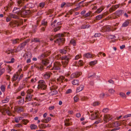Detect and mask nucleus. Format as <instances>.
Returning a JSON list of instances; mask_svg holds the SVG:
<instances>
[{
    "label": "nucleus",
    "instance_id": "obj_6",
    "mask_svg": "<svg viewBox=\"0 0 131 131\" xmlns=\"http://www.w3.org/2000/svg\"><path fill=\"white\" fill-rule=\"evenodd\" d=\"M23 42L22 43L20 44L18 47L17 49L15 50V52H18L22 50L26 46L25 44H24Z\"/></svg>",
    "mask_w": 131,
    "mask_h": 131
},
{
    "label": "nucleus",
    "instance_id": "obj_20",
    "mask_svg": "<svg viewBox=\"0 0 131 131\" xmlns=\"http://www.w3.org/2000/svg\"><path fill=\"white\" fill-rule=\"evenodd\" d=\"M18 76L19 74H14L12 79V81H15L17 79Z\"/></svg>",
    "mask_w": 131,
    "mask_h": 131
},
{
    "label": "nucleus",
    "instance_id": "obj_14",
    "mask_svg": "<svg viewBox=\"0 0 131 131\" xmlns=\"http://www.w3.org/2000/svg\"><path fill=\"white\" fill-rule=\"evenodd\" d=\"M15 51L14 49H12L10 48H8L5 51V53L7 54H9L10 53L13 54L14 53V52H15Z\"/></svg>",
    "mask_w": 131,
    "mask_h": 131
},
{
    "label": "nucleus",
    "instance_id": "obj_25",
    "mask_svg": "<svg viewBox=\"0 0 131 131\" xmlns=\"http://www.w3.org/2000/svg\"><path fill=\"white\" fill-rule=\"evenodd\" d=\"M121 125L120 123L118 122H116L112 124V125L113 126L115 127H118Z\"/></svg>",
    "mask_w": 131,
    "mask_h": 131
},
{
    "label": "nucleus",
    "instance_id": "obj_47",
    "mask_svg": "<svg viewBox=\"0 0 131 131\" xmlns=\"http://www.w3.org/2000/svg\"><path fill=\"white\" fill-rule=\"evenodd\" d=\"M65 5L67 6H68V5L70 6L69 4H66L65 2H63L61 4V7L62 8Z\"/></svg>",
    "mask_w": 131,
    "mask_h": 131
},
{
    "label": "nucleus",
    "instance_id": "obj_40",
    "mask_svg": "<svg viewBox=\"0 0 131 131\" xmlns=\"http://www.w3.org/2000/svg\"><path fill=\"white\" fill-rule=\"evenodd\" d=\"M51 119V118L49 117H48L46 119H45L43 120V122L44 123H47L50 121Z\"/></svg>",
    "mask_w": 131,
    "mask_h": 131
},
{
    "label": "nucleus",
    "instance_id": "obj_15",
    "mask_svg": "<svg viewBox=\"0 0 131 131\" xmlns=\"http://www.w3.org/2000/svg\"><path fill=\"white\" fill-rule=\"evenodd\" d=\"M83 56L84 57L86 58H89L93 57L92 55L90 53H88L84 54L83 55Z\"/></svg>",
    "mask_w": 131,
    "mask_h": 131
},
{
    "label": "nucleus",
    "instance_id": "obj_64",
    "mask_svg": "<svg viewBox=\"0 0 131 131\" xmlns=\"http://www.w3.org/2000/svg\"><path fill=\"white\" fill-rule=\"evenodd\" d=\"M72 92V90L70 89H68L66 92V93L67 94H68L71 93Z\"/></svg>",
    "mask_w": 131,
    "mask_h": 131
},
{
    "label": "nucleus",
    "instance_id": "obj_44",
    "mask_svg": "<svg viewBox=\"0 0 131 131\" xmlns=\"http://www.w3.org/2000/svg\"><path fill=\"white\" fill-rule=\"evenodd\" d=\"M79 81L78 80H74V85L78 86L79 85Z\"/></svg>",
    "mask_w": 131,
    "mask_h": 131
},
{
    "label": "nucleus",
    "instance_id": "obj_24",
    "mask_svg": "<svg viewBox=\"0 0 131 131\" xmlns=\"http://www.w3.org/2000/svg\"><path fill=\"white\" fill-rule=\"evenodd\" d=\"M52 91L50 93V94L53 95L56 94L58 93L57 91L56 90H51Z\"/></svg>",
    "mask_w": 131,
    "mask_h": 131
},
{
    "label": "nucleus",
    "instance_id": "obj_10",
    "mask_svg": "<svg viewBox=\"0 0 131 131\" xmlns=\"http://www.w3.org/2000/svg\"><path fill=\"white\" fill-rule=\"evenodd\" d=\"M124 13V12L123 10H119L116 11L115 12V14L117 16L119 17Z\"/></svg>",
    "mask_w": 131,
    "mask_h": 131
},
{
    "label": "nucleus",
    "instance_id": "obj_2",
    "mask_svg": "<svg viewBox=\"0 0 131 131\" xmlns=\"http://www.w3.org/2000/svg\"><path fill=\"white\" fill-rule=\"evenodd\" d=\"M38 88L41 90L46 91L47 86L45 82L43 80H40L38 82Z\"/></svg>",
    "mask_w": 131,
    "mask_h": 131
},
{
    "label": "nucleus",
    "instance_id": "obj_46",
    "mask_svg": "<svg viewBox=\"0 0 131 131\" xmlns=\"http://www.w3.org/2000/svg\"><path fill=\"white\" fill-rule=\"evenodd\" d=\"M111 17L113 19H115L117 18V17L116 15L115 14V13L114 14H113L111 16Z\"/></svg>",
    "mask_w": 131,
    "mask_h": 131
},
{
    "label": "nucleus",
    "instance_id": "obj_1",
    "mask_svg": "<svg viewBox=\"0 0 131 131\" xmlns=\"http://www.w3.org/2000/svg\"><path fill=\"white\" fill-rule=\"evenodd\" d=\"M64 36L63 34H58L56 35L54 37V38H56V40L54 41V42L58 44L59 46H61L63 45L64 42L65 40L63 37Z\"/></svg>",
    "mask_w": 131,
    "mask_h": 131
},
{
    "label": "nucleus",
    "instance_id": "obj_57",
    "mask_svg": "<svg viewBox=\"0 0 131 131\" xmlns=\"http://www.w3.org/2000/svg\"><path fill=\"white\" fill-rule=\"evenodd\" d=\"M7 72L8 73H10L11 71V67L9 66H8V67L7 68Z\"/></svg>",
    "mask_w": 131,
    "mask_h": 131
},
{
    "label": "nucleus",
    "instance_id": "obj_52",
    "mask_svg": "<svg viewBox=\"0 0 131 131\" xmlns=\"http://www.w3.org/2000/svg\"><path fill=\"white\" fill-rule=\"evenodd\" d=\"M108 92L110 93L113 94L115 92V91L113 89H111L108 90Z\"/></svg>",
    "mask_w": 131,
    "mask_h": 131
},
{
    "label": "nucleus",
    "instance_id": "obj_37",
    "mask_svg": "<svg viewBox=\"0 0 131 131\" xmlns=\"http://www.w3.org/2000/svg\"><path fill=\"white\" fill-rule=\"evenodd\" d=\"M64 79V77L62 76H60L57 79V80L58 81H61L62 82H63V80Z\"/></svg>",
    "mask_w": 131,
    "mask_h": 131
},
{
    "label": "nucleus",
    "instance_id": "obj_29",
    "mask_svg": "<svg viewBox=\"0 0 131 131\" xmlns=\"http://www.w3.org/2000/svg\"><path fill=\"white\" fill-rule=\"evenodd\" d=\"M129 22V20H126L122 25L123 27H126L128 26Z\"/></svg>",
    "mask_w": 131,
    "mask_h": 131
},
{
    "label": "nucleus",
    "instance_id": "obj_59",
    "mask_svg": "<svg viewBox=\"0 0 131 131\" xmlns=\"http://www.w3.org/2000/svg\"><path fill=\"white\" fill-rule=\"evenodd\" d=\"M103 9L102 8H100L97 9L96 12L98 13H100L101 12Z\"/></svg>",
    "mask_w": 131,
    "mask_h": 131
},
{
    "label": "nucleus",
    "instance_id": "obj_63",
    "mask_svg": "<svg viewBox=\"0 0 131 131\" xmlns=\"http://www.w3.org/2000/svg\"><path fill=\"white\" fill-rule=\"evenodd\" d=\"M30 40V39H28L26 40L25 41L23 42L24 44L25 45H26L27 43Z\"/></svg>",
    "mask_w": 131,
    "mask_h": 131
},
{
    "label": "nucleus",
    "instance_id": "obj_7",
    "mask_svg": "<svg viewBox=\"0 0 131 131\" xmlns=\"http://www.w3.org/2000/svg\"><path fill=\"white\" fill-rule=\"evenodd\" d=\"M23 23L22 20L19 19L13 22V25H15V26H18L20 25L23 24Z\"/></svg>",
    "mask_w": 131,
    "mask_h": 131
},
{
    "label": "nucleus",
    "instance_id": "obj_41",
    "mask_svg": "<svg viewBox=\"0 0 131 131\" xmlns=\"http://www.w3.org/2000/svg\"><path fill=\"white\" fill-rule=\"evenodd\" d=\"M57 26L55 27V28L53 30L55 32L59 30L61 27V26Z\"/></svg>",
    "mask_w": 131,
    "mask_h": 131
},
{
    "label": "nucleus",
    "instance_id": "obj_5",
    "mask_svg": "<svg viewBox=\"0 0 131 131\" xmlns=\"http://www.w3.org/2000/svg\"><path fill=\"white\" fill-rule=\"evenodd\" d=\"M61 65L60 63L58 62H56L54 64L53 67L51 69L52 70H59L60 69Z\"/></svg>",
    "mask_w": 131,
    "mask_h": 131
},
{
    "label": "nucleus",
    "instance_id": "obj_42",
    "mask_svg": "<svg viewBox=\"0 0 131 131\" xmlns=\"http://www.w3.org/2000/svg\"><path fill=\"white\" fill-rule=\"evenodd\" d=\"M6 88V86L5 85H1V91L3 92H4L5 91V89Z\"/></svg>",
    "mask_w": 131,
    "mask_h": 131
},
{
    "label": "nucleus",
    "instance_id": "obj_38",
    "mask_svg": "<svg viewBox=\"0 0 131 131\" xmlns=\"http://www.w3.org/2000/svg\"><path fill=\"white\" fill-rule=\"evenodd\" d=\"M83 61L82 60H80L78 62V64H75H75H74V66H82L83 65Z\"/></svg>",
    "mask_w": 131,
    "mask_h": 131
},
{
    "label": "nucleus",
    "instance_id": "obj_27",
    "mask_svg": "<svg viewBox=\"0 0 131 131\" xmlns=\"http://www.w3.org/2000/svg\"><path fill=\"white\" fill-rule=\"evenodd\" d=\"M111 27L109 26H106L103 27L105 31H109L111 30Z\"/></svg>",
    "mask_w": 131,
    "mask_h": 131
},
{
    "label": "nucleus",
    "instance_id": "obj_36",
    "mask_svg": "<svg viewBox=\"0 0 131 131\" xmlns=\"http://www.w3.org/2000/svg\"><path fill=\"white\" fill-rule=\"evenodd\" d=\"M57 20H55L53 22H52L51 24V25L52 27H57V26L56 25V22Z\"/></svg>",
    "mask_w": 131,
    "mask_h": 131
},
{
    "label": "nucleus",
    "instance_id": "obj_3",
    "mask_svg": "<svg viewBox=\"0 0 131 131\" xmlns=\"http://www.w3.org/2000/svg\"><path fill=\"white\" fill-rule=\"evenodd\" d=\"M69 56H65L63 57L62 58V61L61 62L63 66L65 67L67 65L69 61Z\"/></svg>",
    "mask_w": 131,
    "mask_h": 131
},
{
    "label": "nucleus",
    "instance_id": "obj_30",
    "mask_svg": "<svg viewBox=\"0 0 131 131\" xmlns=\"http://www.w3.org/2000/svg\"><path fill=\"white\" fill-rule=\"evenodd\" d=\"M24 1L23 0H19L17 2L18 5L20 6H21L23 5Z\"/></svg>",
    "mask_w": 131,
    "mask_h": 131
},
{
    "label": "nucleus",
    "instance_id": "obj_43",
    "mask_svg": "<svg viewBox=\"0 0 131 131\" xmlns=\"http://www.w3.org/2000/svg\"><path fill=\"white\" fill-rule=\"evenodd\" d=\"M33 90H28L27 91V94L33 95Z\"/></svg>",
    "mask_w": 131,
    "mask_h": 131
},
{
    "label": "nucleus",
    "instance_id": "obj_18",
    "mask_svg": "<svg viewBox=\"0 0 131 131\" xmlns=\"http://www.w3.org/2000/svg\"><path fill=\"white\" fill-rule=\"evenodd\" d=\"M50 76V73L49 72H46L43 75V77L45 79H49Z\"/></svg>",
    "mask_w": 131,
    "mask_h": 131
},
{
    "label": "nucleus",
    "instance_id": "obj_33",
    "mask_svg": "<svg viewBox=\"0 0 131 131\" xmlns=\"http://www.w3.org/2000/svg\"><path fill=\"white\" fill-rule=\"evenodd\" d=\"M90 26L89 25H82L81 27V28L85 29L88 28Z\"/></svg>",
    "mask_w": 131,
    "mask_h": 131
},
{
    "label": "nucleus",
    "instance_id": "obj_11",
    "mask_svg": "<svg viewBox=\"0 0 131 131\" xmlns=\"http://www.w3.org/2000/svg\"><path fill=\"white\" fill-rule=\"evenodd\" d=\"M20 11V10L19 8L17 7H14L13 11V12L14 13L16 14L19 15Z\"/></svg>",
    "mask_w": 131,
    "mask_h": 131
},
{
    "label": "nucleus",
    "instance_id": "obj_62",
    "mask_svg": "<svg viewBox=\"0 0 131 131\" xmlns=\"http://www.w3.org/2000/svg\"><path fill=\"white\" fill-rule=\"evenodd\" d=\"M100 104L99 102H94L93 104V105L94 106H95L96 105H98Z\"/></svg>",
    "mask_w": 131,
    "mask_h": 131
},
{
    "label": "nucleus",
    "instance_id": "obj_8",
    "mask_svg": "<svg viewBox=\"0 0 131 131\" xmlns=\"http://www.w3.org/2000/svg\"><path fill=\"white\" fill-rule=\"evenodd\" d=\"M111 119V116L109 114L105 115L104 116V121L107 123Z\"/></svg>",
    "mask_w": 131,
    "mask_h": 131
},
{
    "label": "nucleus",
    "instance_id": "obj_21",
    "mask_svg": "<svg viewBox=\"0 0 131 131\" xmlns=\"http://www.w3.org/2000/svg\"><path fill=\"white\" fill-rule=\"evenodd\" d=\"M46 56V55L45 53H42L39 56L38 58V59L42 60Z\"/></svg>",
    "mask_w": 131,
    "mask_h": 131
},
{
    "label": "nucleus",
    "instance_id": "obj_32",
    "mask_svg": "<svg viewBox=\"0 0 131 131\" xmlns=\"http://www.w3.org/2000/svg\"><path fill=\"white\" fill-rule=\"evenodd\" d=\"M49 63V62L48 60H42V63L44 66H46L48 65Z\"/></svg>",
    "mask_w": 131,
    "mask_h": 131
},
{
    "label": "nucleus",
    "instance_id": "obj_45",
    "mask_svg": "<svg viewBox=\"0 0 131 131\" xmlns=\"http://www.w3.org/2000/svg\"><path fill=\"white\" fill-rule=\"evenodd\" d=\"M24 98H21L18 101V103L19 104L23 103L24 102Z\"/></svg>",
    "mask_w": 131,
    "mask_h": 131
},
{
    "label": "nucleus",
    "instance_id": "obj_23",
    "mask_svg": "<svg viewBox=\"0 0 131 131\" xmlns=\"http://www.w3.org/2000/svg\"><path fill=\"white\" fill-rule=\"evenodd\" d=\"M35 6L34 4L31 3H30L27 4V7L29 8H32Z\"/></svg>",
    "mask_w": 131,
    "mask_h": 131
},
{
    "label": "nucleus",
    "instance_id": "obj_19",
    "mask_svg": "<svg viewBox=\"0 0 131 131\" xmlns=\"http://www.w3.org/2000/svg\"><path fill=\"white\" fill-rule=\"evenodd\" d=\"M11 41L12 43L14 44L19 43V40L18 39L12 40Z\"/></svg>",
    "mask_w": 131,
    "mask_h": 131
},
{
    "label": "nucleus",
    "instance_id": "obj_60",
    "mask_svg": "<svg viewBox=\"0 0 131 131\" xmlns=\"http://www.w3.org/2000/svg\"><path fill=\"white\" fill-rule=\"evenodd\" d=\"M5 111L6 112V113L8 115L10 116L12 115L11 113L10 112L9 110L7 109H5Z\"/></svg>",
    "mask_w": 131,
    "mask_h": 131
},
{
    "label": "nucleus",
    "instance_id": "obj_58",
    "mask_svg": "<svg viewBox=\"0 0 131 131\" xmlns=\"http://www.w3.org/2000/svg\"><path fill=\"white\" fill-rule=\"evenodd\" d=\"M91 116L92 117H93V119H94L97 118H98L97 115H96L95 116V114L93 113L91 114Z\"/></svg>",
    "mask_w": 131,
    "mask_h": 131
},
{
    "label": "nucleus",
    "instance_id": "obj_55",
    "mask_svg": "<svg viewBox=\"0 0 131 131\" xmlns=\"http://www.w3.org/2000/svg\"><path fill=\"white\" fill-rule=\"evenodd\" d=\"M113 6L110 9L109 11L110 13L112 12L113 11H115V9L114 8V7Z\"/></svg>",
    "mask_w": 131,
    "mask_h": 131
},
{
    "label": "nucleus",
    "instance_id": "obj_9",
    "mask_svg": "<svg viewBox=\"0 0 131 131\" xmlns=\"http://www.w3.org/2000/svg\"><path fill=\"white\" fill-rule=\"evenodd\" d=\"M33 96V95H28L27 94L25 97L26 101L25 102L30 101L32 99V98Z\"/></svg>",
    "mask_w": 131,
    "mask_h": 131
},
{
    "label": "nucleus",
    "instance_id": "obj_26",
    "mask_svg": "<svg viewBox=\"0 0 131 131\" xmlns=\"http://www.w3.org/2000/svg\"><path fill=\"white\" fill-rule=\"evenodd\" d=\"M30 127L31 129H35L37 128V125L34 124H31L30 126Z\"/></svg>",
    "mask_w": 131,
    "mask_h": 131
},
{
    "label": "nucleus",
    "instance_id": "obj_56",
    "mask_svg": "<svg viewBox=\"0 0 131 131\" xmlns=\"http://www.w3.org/2000/svg\"><path fill=\"white\" fill-rule=\"evenodd\" d=\"M97 63L96 61H92L90 62V66L94 65Z\"/></svg>",
    "mask_w": 131,
    "mask_h": 131
},
{
    "label": "nucleus",
    "instance_id": "obj_22",
    "mask_svg": "<svg viewBox=\"0 0 131 131\" xmlns=\"http://www.w3.org/2000/svg\"><path fill=\"white\" fill-rule=\"evenodd\" d=\"M9 97L7 96L4 100H2V102L3 103H6L9 101Z\"/></svg>",
    "mask_w": 131,
    "mask_h": 131
},
{
    "label": "nucleus",
    "instance_id": "obj_4",
    "mask_svg": "<svg viewBox=\"0 0 131 131\" xmlns=\"http://www.w3.org/2000/svg\"><path fill=\"white\" fill-rule=\"evenodd\" d=\"M30 13L29 10H25L23 9L20 10L19 15L21 17H25L27 15L29 14Z\"/></svg>",
    "mask_w": 131,
    "mask_h": 131
},
{
    "label": "nucleus",
    "instance_id": "obj_48",
    "mask_svg": "<svg viewBox=\"0 0 131 131\" xmlns=\"http://www.w3.org/2000/svg\"><path fill=\"white\" fill-rule=\"evenodd\" d=\"M45 2L40 3L39 4V6L40 7L42 8L45 6Z\"/></svg>",
    "mask_w": 131,
    "mask_h": 131
},
{
    "label": "nucleus",
    "instance_id": "obj_49",
    "mask_svg": "<svg viewBox=\"0 0 131 131\" xmlns=\"http://www.w3.org/2000/svg\"><path fill=\"white\" fill-rule=\"evenodd\" d=\"M15 59L14 58H12L11 60L10 61L8 62H6L4 61V62L7 63H13L14 62Z\"/></svg>",
    "mask_w": 131,
    "mask_h": 131
},
{
    "label": "nucleus",
    "instance_id": "obj_61",
    "mask_svg": "<svg viewBox=\"0 0 131 131\" xmlns=\"http://www.w3.org/2000/svg\"><path fill=\"white\" fill-rule=\"evenodd\" d=\"M46 27L45 26V27H42L40 29V32H42L44 31L45 30Z\"/></svg>",
    "mask_w": 131,
    "mask_h": 131
},
{
    "label": "nucleus",
    "instance_id": "obj_31",
    "mask_svg": "<svg viewBox=\"0 0 131 131\" xmlns=\"http://www.w3.org/2000/svg\"><path fill=\"white\" fill-rule=\"evenodd\" d=\"M9 16L12 18H18V16L16 15L15 14H9Z\"/></svg>",
    "mask_w": 131,
    "mask_h": 131
},
{
    "label": "nucleus",
    "instance_id": "obj_13",
    "mask_svg": "<svg viewBox=\"0 0 131 131\" xmlns=\"http://www.w3.org/2000/svg\"><path fill=\"white\" fill-rule=\"evenodd\" d=\"M32 54L30 52H27L24 54L23 57L24 58L25 60L28 58L29 57H31Z\"/></svg>",
    "mask_w": 131,
    "mask_h": 131
},
{
    "label": "nucleus",
    "instance_id": "obj_35",
    "mask_svg": "<svg viewBox=\"0 0 131 131\" xmlns=\"http://www.w3.org/2000/svg\"><path fill=\"white\" fill-rule=\"evenodd\" d=\"M120 96L121 97L123 98H126V95L123 92H121L119 93V94Z\"/></svg>",
    "mask_w": 131,
    "mask_h": 131
},
{
    "label": "nucleus",
    "instance_id": "obj_39",
    "mask_svg": "<svg viewBox=\"0 0 131 131\" xmlns=\"http://www.w3.org/2000/svg\"><path fill=\"white\" fill-rule=\"evenodd\" d=\"M81 74V73L80 72H75L74 75V78H77Z\"/></svg>",
    "mask_w": 131,
    "mask_h": 131
},
{
    "label": "nucleus",
    "instance_id": "obj_17",
    "mask_svg": "<svg viewBox=\"0 0 131 131\" xmlns=\"http://www.w3.org/2000/svg\"><path fill=\"white\" fill-rule=\"evenodd\" d=\"M39 39L37 38H34L31 39V43H32L33 42H35L40 43L41 42Z\"/></svg>",
    "mask_w": 131,
    "mask_h": 131
},
{
    "label": "nucleus",
    "instance_id": "obj_28",
    "mask_svg": "<svg viewBox=\"0 0 131 131\" xmlns=\"http://www.w3.org/2000/svg\"><path fill=\"white\" fill-rule=\"evenodd\" d=\"M104 16L103 14L101 15H99L96 16V20H100L101 19L103 18Z\"/></svg>",
    "mask_w": 131,
    "mask_h": 131
},
{
    "label": "nucleus",
    "instance_id": "obj_51",
    "mask_svg": "<svg viewBox=\"0 0 131 131\" xmlns=\"http://www.w3.org/2000/svg\"><path fill=\"white\" fill-rule=\"evenodd\" d=\"M29 122V121L27 119H24L22 120V123L25 125H26Z\"/></svg>",
    "mask_w": 131,
    "mask_h": 131
},
{
    "label": "nucleus",
    "instance_id": "obj_50",
    "mask_svg": "<svg viewBox=\"0 0 131 131\" xmlns=\"http://www.w3.org/2000/svg\"><path fill=\"white\" fill-rule=\"evenodd\" d=\"M35 67H36V68H37L39 69L41 71L43 69V67L40 65L39 66H35Z\"/></svg>",
    "mask_w": 131,
    "mask_h": 131
},
{
    "label": "nucleus",
    "instance_id": "obj_12",
    "mask_svg": "<svg viewBox=\"0 0 131 131\" xmlns=\"http://www.w3.org/2000/svg\"><path fill=\"white\" fill-rule=\"evenodd\" d=\"M68 47H66L65 48L59 50L60 52L62 54H65L66 53L68 49Z\"/></svg>",
    "mask_w": 131,
    "mask_h": 131
},
{
    "label": "nucleus",
    "instance_id": "obj_34",
    "mask_svg": "<svg viewBox=\"0 0 131 131\" xmlns=\"http://www.w3.org/2000/svg\"><path fill=\"white\" fill-rule=\"evenodd\" d=\"M47 22L45 19L42 20L41 25L46 27L47 25Z\"/></svg>",
    "mask_w": 131,
    "mask_h": 131
},
{
    "label": "nucleus",
    "instance_id": "obj_16",
    "mask_svg": "<svg viewBox=\"0 0 131 131\" xmlns=\"http://www.w3.org/2000/svg\"><path fill=\"white\" fill-rule=\"evenodd\" d=\"M84 88V86L83 85H81L79 87L77 88L76 90V92H79L82 90Z\"/></svg>",
    "mask_w": 131,
    "mask_h": 131
},
{
    "label": "nucleus",
    "instance_id": "obj_53",
    "mask_svg": "<svg viewBox=\"0 0 131 131\" xmlns=\"http://www.w3.org/2000/svg\"><path fill=\"white\" fill-rule=\"evenodd\" d=\"M5 70L4 68H2V69L0 70V75H1L3 74L5 72Z\"/></svg>",
    "mask_w": 131,
    "mask_h": 131
},
{
    "label": "nucleus",
    "instance_id": "obj_54",
    "mask_svg": "<svg viewBox=\"0 0 131 131\" xmlns=\"http://www.w3.org/2000/svg\"><path fill=\"white\" fill-rule=\"evenodd\" d=\"M58 87L57 86L53 85H52L51 88V90H56V89H57Z\"/></svg>",
    "mask_w": 131,
    "mask_h": 131
}]
</instances>
